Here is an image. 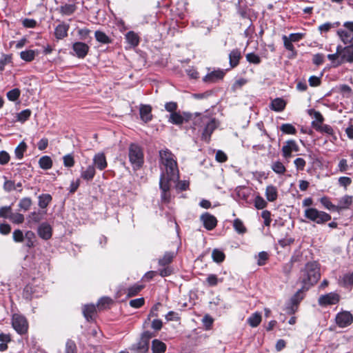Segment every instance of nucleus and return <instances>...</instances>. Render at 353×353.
Returning a JSON list of instances; mask_svg holds the SVG:
<instances>
[{
    "label": "nucleus",
    "instance_id": "obj_12",
    "mask_svg": "<svg viewBox=\"0 0 353 353\" xmlns=\"http://www.w3.org/2000/svg\"><path fill=\"white\" fill-rule=\"evenodd\" d=\"M201 220L202 221L204 227L208 230L214 229L217 224L216 217L208 212H205L201 216Z\"/></svg>",
    "mask_w": 353,
    "mask_h": 353
},
{
    "label": "nucleus",
    "instance_id": "obj_27",
    "mask_svg": "<svg viewBox=\"0 0 353 353\" xmlns=\"http://www.w3.org/2000/svg\"><path fill=\"white\" fill-rule=\"evenodd\" d=\"M125 39L128 43L132 47L138 46L139 43V38L134 32L130 31L125 34Z\"/></svg>",
    "mask_w": 353,
    "mask_h": 353
},
{
    "label": "nucleus",
    "instance_id": "obj_53",
    "mask_svg": "<svg viewBox=\"0 0 353 353\" xmlns=\"http://www.w3.org/2000/svg\"><path fill=\"white\" fill-rule=\"evenodd\" d=\"M24 236L25 234L21 230H15L12 233L13 240L17 243L22 242L24 240Z\"/></svg>",
    "mask_w": 353,
    "mask_h": 353
},
{
    "label": "nucleus",
    "instance_id": "obj_48",
    "mask_svg": "<svg viewBox=\"0 0 353 353\" xmlns=\"http://www.w3.org/2000/svg\"><path fill=\"white\" fill-rule=\"evenodd\" d=\"M212 256L214 261H215L216 263H220L224 260L225 254H223V252H221L219 250L214 249L212 251Z\"/></svg>",
    "mask_w": 353,
    "mask_h": 353
},
{
    "label": "nucleus",
    "instance_id": "obj_15",
    "mask_svg": "<svg viewBox=\"0 0 353 353\" xmlns=\"http://www.w3.org/2000/svg\"><path fill=\"white\" fill-rule=\"evenodd\" d=\"M224 75L225 72L223 70H214L205 75L203 78V81L206 83H214L223 79Z\"/></svg>",
    "mask_w": 353,
    "mask_h": 353
},
{
    "label": "nucleus",
    "instance_id": "obj_19",
    "mask_svg": "<svg viewBox=\"0 0 353 353\" xmlns=\"http://www.w3.org/2000/svg\"><path fill=\"white\" fill-rule=\"evenodd\" d=\"M69 26L65 23L59 24L54 30V35L57 39H62L67 37Z\"/></svg>",
    "mask_w": 353,
    "mask_h": 353
},
{
    "label": "nucleus",
    "instance_id": "obj_25",
    "mask_svg": "<svg viewBox=\"0 0 353 353\" xmlns=\"http://www.w3.org/2000/svg\"><path fill=\"white\" fill-rule=\"evenodd\" d=\"M262 316L261 313L256 312L251 314L248 319V323L252 327H257L261 322Z\"/></svg>",
    "mask_w": 353,
    "mask_h": 353
},
{
    "label": "nucleus",
    "instance_id": "obj_56",
    "mask_svg": "<svg viewBox=\"0 0 353 353\" xmlns=\"http://www.w3.org/2000/svg\"><path fill=\"white\" fill-rule=\"evenodd\" d=\"M30 114L31 111L30 110H24L18 114L17 119L19 121L24 122L30 117Z\"/></svg>",
    "mask_w": 353,
    "mask_h": 353
},
{
    "label": "nucleus",
    "instance_id": "obj_32",
    "mask_svg": "<svg viewBox=\"0 0 353 353\" xmlns=\"http://www.w3.org/2000/svg\"><path fill=\"white\" fill-rule=\"evenodd\" d=\"M39 165L43 170H49L52 166V161L48 156H43L39 160Z\"/></svg>",
    "mask_w": 353,
    "mask_h": 353
},
{
    "label": "nucleus",
    "instance_id": "obj_44",
    "mask_svg": "<svg viewBox=\"0 0 353 353\" xmlns=\"http://www.w3.org/2000/svg\"><path fill=\"white\" fill-rule=\"evenodd\" d=\"M233 226L234 230L239 234H243L246 231V228L243 225V223L239 219L234 221Z\"/></svg>",
    "mask_w": 353,
    "mask_h": 353
},
{
    "label": "nucleus",
    "instance_id": "obj_30",
    "mask_svg": "<svg viewBox=\"0 0 353 353\" xmlns=\"http://www.w3.org/2000/svg\"><path fill=\"white\" fill-rule=\"evenodd\" d=\"M352 203V196L349 195H345L341 197L339 201L338 210L339 209H346L348 208L349 206Z\"/></svg>",
    "mask_w": 353,
    "mask_h": 353
},
{
    "label": "nucleus",
    "instance_id": "obj_64",
    "mask_svg": "<svg viewBox=\"0 0 353 353\" xmlns=\"http://www.w3.org/2000/svg\"><path fill=\"white\" fill-rule=\"evenodd\" d=\"M283 44L285 48L290 51L294 52V47L292 44V42L288 39V37L286 35H283Z\"/></svg>",
    "mask_w": 353,
    "mask_h": 353
},
{
    "label": "nucleus",
    "instance_id": "obj_29",
    "mask_svg": "<svg viewBox=\"0 0 353 353\" xmlns=\"http://www.w3.org/2000/svg\"><path fill=\"white\" fill-rule=\"evenodd\" d=\"M337 34L339 35L341 40L345 44L350 43L353 40V36L350 33H349L347 30H339L337 31Z\"/></svg>",
    "mask_w": 353,
    "mask_h": 353
},
{
    "label": "nucleus",
    "instance_id": "obj_7",
    "mask_svg": "<svg viewBox=\"0 0 353 353\" xmlns=\"http://www.w3.org/2000/svg\"><path fill=\"white\" fill-rule=\"evenodd\" d=\"M340 301V296L334 292H330L321 295L318 300L319 304L321 306L335 305Z\"/></svg>",
    "mask_w": 353,
    "mask_h": 353
},
{
    "label": "nucleus",
    "instance_id": "obj_60",
    "mask_svg": "<svg viewBox=\"0 0 353 353\" xmlns=\"http://www.w3.org/2000/svg\"><path fill=\"white\" fill-rule=\"evenodd\" d=\"M10 159V154L4 150L0 152V164L6 165L7 164Z\"/></svg>",
    "mask_w": 353,
    "mask_h": 353
},
{
    "label": "nucleus",
    "instance_id": "obj_36",
    "mask_svg": "<svg viewBox=\"0 0 353 353\" xmlns=\"http://www.w3.org/2000/svg\"><path fill=\"white\" fill-rule=\"evenodd\" d=\"M52 201V196L49 194H41L39 196V206L46 208Z\"/></svg>",
    "mask_w": 353,
    "mask_h": 353
},
{
    "label": "nucleus",
    "instance_id": "obj_10",
    "mask_svg": "<svg viewBox=\"0 0 353 353\" xmlns=\"http://www.w3.org/2000/svg\"><path fill=\"white\" fill-rule=\"evenodd\" d=\"M172 182H173V180L166 179L165 177L164 178V176L160 177L159 185L162 191L161 199L165 203L168 202L170 200L168 192L170 191Z\"/></svg>",
    "mask_w": 353,
    "mask_h": 353
},
{
    "label": "nucleus",
    "instance_id": "obj_5",
    "mask_svg": "<svg viewBox=\"0 0 353 353\" xmlns=\"http://www.w3.org/2000/svg\"><path fill=\"white\" fill-rule=\"evenodd\" d=\"M192 115L190 113L183 112L181 114L179 112L170 114L168 121L172 124L180 125L184 122H187L192 119Z\"/></svg>",
    "mask_w": 353,
    "mask_h": 353
},
{
    "label": "nucleus",
    "instance_id": "obj_23",
    "mask_svg": "<svg viewBox=\"0 0 353 353\" xmlns=\"http://www.w3.org/2000/svg\"><path fill=\"white\" fill-rule=\"evenodd\" d=\"M241 57V52L237 50H233L229 54L230 65L232 68L237 66Z\"/></svg>",
    "mask_w": 353,
    "mask_h": 353
},
{
    "label": "nucleus",
    "instance_id": "obj_39",
    "mask_svg": "<svg viewBox=\"0 0 353 353\" xmlns=\"http://www.w3.org/2000/svg\"><path fill=\"white\" fill-rule=\"evenodd\" d=\"M133 350H135L137 352L145 353L149 350V343L141 339L136 346L133 347Z\"/></svg>",
    "mask_w": 353,
    "mask_h": 353
},
{
    "label": "nucleus",
    "instance_id": "obj_62",
    "mask_svg": "<svg viewBox=\"0 0 353 353\" xmlns=\"http://www.w3.org/2000/svg\"><path fill=\"white\" fill-rule=\"evenodd\" d=\"M130 305L134 308H139L144 304V299L139 298L132 299L129 303Z\"/></svg>",
    "mask_w": 353,
    "mask_h": 353
},
{
    "label": "nucleus",
    "instance_id": "obj_54",
    "mask_svg": "<svg viewBox=\"0 0 353 353\" xmlns=\"http://www.w3.org/2000/svg\"><path fill=\"white\" fill-rule=\"evenodd\" d=\"M65 353H77V346L74 341L68 340L66 342Z\"/></svg>",
    "mask_w": 353,
    "mask_h": 353
},
{
    "label": "nucleus",
    "instance_id": "obj_1",
    "mask_svg": "<svg viewBox=\"0 0 353 353\" xmlns=\"http://www.w3.org/2000/svg\"><path fill=\"white\" fill-rule=\"evenodd\" d=\"M160 163L162 165L161 176L173 180L174 183L179 181V172L174 154L168 149L159 151Z\"/></svg>",
    "mask_w": 353,
    "mask_h": 353
},
{
    "label": "nucleus",
    "instance_id": "obj_38",
    "mask_svg": "<svg viewBox=\"0 0 353 353\" xmlns=\"http://www.w3.org/2000/svg\"><path fill=\"white\" fill-rule=\"evenodd\" d=\"M27 149V145L24 141H21L14 150V154L17 159H21L23 157V153Z\"/></svg>",
    "mask_w": 353,
    "mask_h": 353
},
{
    "label": "nucleus",
    "instance_id": "obj_17",
    "mask_svg": "<svg viewBox=\"0 0 353 353\" xmlns=\"http://www.w3.org/2000/svg\"><path fill=\"white\" fill-rule=\"evenodd\" d=\"M93 163L100 170H103L107 167V161L103 153L96 154L93 158Z\"/></svg>",
    "mask_w": 353,
    "mask_h": 353
},
{
    "label": "nucleus",
    "instance_id": "obj_8",
    "mask_svg": "<svg viewBox=\"0 0 353 353\" xmlns=\"http://www.w3.org/2000/svg\"><path fill=\"white\" fill-rule=\"evenodd\" d=\"M203 121L205 123V126L203 129L202 137L205 140L208 141L212 133L216 128L217 123L216 119L212 117L204 119Z\"/></svg>",
    "mask_w": 353,
    "mask_h": 353
},
{
    "label": "nucleus",
    "instance_id": "obj_22",
    "mask_svg": "<svg viewBox=\"0 0 353 353\" xmlns=\"http://www.w3.org/2000/svg\"><path fill=\"white\" fill-rule=\"evenodd\" d=\"M95 175V168L94 165H88L85 170H82L81 177L85 181H91Z\"/></svg>",
    "mask_w": 353,
    "mask_h": 353
},
{
    "label": "nucleus",
    "instance_id": "obj_58",
    "mask_svg": "<svg viewBox=\"0 0 353 353\" xmlns=\"http://www.w3.org/2000/svg\"><path fill=\"white\" fill-rule=\"evenodd\" d=\"M10 213H12L10 206H3L0 208V217L9 219Z\"/></svg>",
    "mask_w": 353,
    "mask_h": 353
},
{
    "label": "nucleus",
    "instance_id": "obj_31",
    "mask_svg": "<svg viewBox=\"0 0 353 353\" xmlns=\"http://www.w3.org/2000/svg\"><path fill=\"white\" fill-rule=\"evenodd\" d=\"M272 109L276 112L282 111L285 107V102L283 99L276 98L272 101Z\"/></svg>",
    "mask_w": 353,
    "mask_h": 353
},
{
    "label": "nucleus",
    "instance_id": "obj_34",
    "mask_svg": "<svg viewBox=\"0 0 353 353\" xmlns=\"http://www.w3.org/2000/svg\"><path fill=\"white\" fill-rule=\"evenodd\" d=\"M209 115L205 114L202 115L200 113H195V116L193 119V123L195 126L203 127L205 128V123H204V119L210 118Z\"/></svg>",
    "mask_w": 353,
    "mask_h": 353
},
{
    "label": "nucleus",
    "instance_id": "obj_35",
    "mask_svg": "<svg viewBox=\"0 0 353 353\" xmlns=\"http://www.w3.org/2000/svg\"><path fill=\"white\" fill-rule=\"evenodd\" d=\"M271 168L277 174H283L286 172L285 165L279 161L273 162Z\"/></svg>",
    "mask_w": 353,
    "mask_h": 353
},
{
    "label": "nucleus",
    "instance_id": "obj_50",
    "mask_svg": "<svg viewBox=\"0 0 353 353\" xmlns=\"http://www.w3.org/2000/svg\"><path fill=\"white\" fill-rule=\"evenodd\" d=\"M281 130L285 134H294L296 132V128L290 123L283 124L281 127Z\"/></svg>",
    "mask_w": 353,
    "mask_h": 353
},
{
    "label": "nucleus",
    "instance_id": "obj_6",
    "mask_svg": "<svg viewBox=\"0 0 353 353\" xmlns=\"http://www.w3.org/2000/svg\"><path fill=\"white\" fill-rule=\"evenodd\" d=\"M12 326L19 334H23L28 330V323L26 318L17 314L12 316Z\"/></svg>",
    "mask_w": 353,
    "mask_h": 353
},
{
    "label": "nucleus",
    "instance_id": "obj_49",
    "mask_svg": "<svg viewBox=\"0 0 353 353\" xmlns=\"http://www.w3.org/2000/svg\"><path fill=\"white\" fill-rule=\"evenodd\" d=\"M321 203L327 210H338V207L333 205L329 199L325 196L321 199Z\"/></svg>",
    "mask_w": 353,
    "mask_h": 353
},
{
    "label": "nucleus",
    "instance_id": "obj_55",
    "mask_svg": "<svg viewBox=\"0 0 353 353\" xmlns=\"http://www.w3.org/2000/svg\"><path fill=\"white\" fill-rule=\"evenodd\" d=\"M246 59L248 62L259 64L261 62L260 57L254 53H248L246 55Z\"/></svg>",
    "mask_w": 353,
    "mask_h": 353
},
{
    "label": "nucleus",
    "instance_id": "obj_45",
    "mask_svg": "<svg viewBox=\"0 0 353 353\" xmlns=\"http://www.w3.org/2000/svg\"><path fill=\"white\" fill-rule=\"evenodd\" d=\"M143 286L142 285L135 284L128 289V296L131 297L136 296L142 289Z\"/></svg>",
    "mask_w": 353,
    "mask_h": 353
},
{
    "label": "nucleus",
    "instance_id": "obj_14",
    "mask_svg": "<svg viewBox=\"0 0 353 353\" xmlns=\"http://www.w3.org/2000/svg\"><path fill=\"white\" fill-rule=\"evenodd\" d=\"M38 234L44 240L50 239L52 236L51 226L47 223H41L38 228Z\"/></svg>",
    "mask_w": 353,
    "mask_h": 353
},
{
    "label": "nucleus",
    "instance_id": "obj_33",
    "mask_svg": "<svg viewBox=\"0 0 353 353\" xmlns=\"http://www.w3.org/2000/svg\"><path fill=\"white\" fill-rule=\"evenodd\" d=\"M35 234L32 231H27L25 233L24 236V240L26 241V246L31 248L34 246V242H35Z\"/></svg>",
    "mask_w": 353,
    "mask_h": 353
},
{
    "label": "nucleus",
    "instance_id": "obj_37",
    "mask_svg": "<svg viewBox=\"0 0 353 353\" xmlns=\"http://www.w3.org/2000/svg\"><path fill=\"white\" fill-rule=\"evenodd\" d=\"M95 38L97 41L107 44L111 42V39L103 32L99 30H97L94 33Z\"/></svg>",
    "mask_w": 353,
    "mask_h": 353
},
{
    "label": "nucleus",
    "instance_id": "obj_9",
    "mask_svg": "<svg viewBox=\"0 0 353 353\" xmlns=\"http://www.w3.org/2000/svg\"><path fill=\"white\" fill-rule=\"evenodd\" d=\"M335 321L340 327H345L352 323L353 316L350 312L344 311L337 314Z\"/></svg>",
    "mask_w": 353,
    "mask_h": 353
},
{
    "label": "nucleus",
    "instance_id": "obj_61",
    "mask_svg": "<svg viewBox=\"0 0 353 353\" xmlns=\"http://www.w3.org/2000/svg\"><path fill=\"white\" fill-rule=\"evenodd\" d=\"M178 105L176 102H168L165 104V109L170 112L171 114H173L174 112H176Z\"/></svg>",
    "mask_w": 353,
    "mask_h": 353
},
{
    "label": "nucleus",
    "instance_id": "obj_63",
    "mask_svg": "<svg viewBox=\"0 0 353 353\" xmlns=\"http://www.w3.org/2000/svg\"><path fill=\"white\" fill-rule=\"evenodd\" d=\"M261 216L264 219V224L266 226H269L272 221L270 212L268 210H263L261 212Z\"/></svg>",
    "mask_w": 353,
    "mask_h": 353
},
{
    "label": "nucleus",
    "instance_id": "obj_18",
    "mask_svg": "<svg viewBox=\"0 0 353 353\" xmlns=\"http://www.w3.org/2000/svg\"><path fill=\"white\" fill-rule=\"evenodd\" d=\"M265 194L268 201L274 202L278 197L277 188L272 185H268L265 189Z\"/></svg>",
    "mask_w": 353,
    "mask_h": 353
},
{
    "label": "nucleus",
    "instance_id": "obj_2",
    "mask_svg": "<svg viewBox=\"0 0 353 353\" xmlns=\"http://www.w3.org/2000/svg\"><path fill=\"white\" fill-rule=\"evenodd\" d=\"M320 276L319 264L314 261L309 262L301 270L299 281L303 284V288L308 290L311 286L317 283Z\"/></svg>",
    "mask_w": 353,
    "mask_h": 353
},
{
    "label": "nucleus",
    "instance_id": "obj_24",
    "mask_svg": "<svg viewBox=\"0 0 353 353\" xmlns=\"http://www.w3.org/2000/svg\"><path fill=\"white\" fill-rule=\"evenodd\" d=\"M152 353H164L166 350V345L158 339H154L152 342Z\"/></svg>",
    "mask_w": 353,
    "mask_h": 353
},
{
    "label": "nucleus",
    "instance_id": "obj_16",
    "mask_svg": "<svg viewBox=\"0 0 353 353\" xmlns=\"http://www.w3.org/2000/svg\"><path fill=\"white\" fill-rule=\"evenodd\" d=\"M141 119L147 123L152 120V108L149 105H142L139 109Z\"/></svg>",
    "mask_w": 353,
    "mask_h": 353
},
{
    "label": "nucleus",
    "instance_id": "obj_42",
    "mask_svg": "<svg viewBox=\"0 0 353 353\" xmlns=\"http://www.w3.org/2000/svg\"><path fill=\"white\" fill-rule=\"evenodd\" d=\"M75 6L73 4H65L60 8L61 13L65 15H70L75 11Z\"/></svg>",
    "mask_w": 353,
    "mask_h": 353
},
{
    "label": "nucleus",
    "instance_id": "obj_4",
    "mask_svg": "<svg viewBox=\"0 0 353 353\" xmlns=\"http://www.w3.org/2000/svg\"><path fill=\"white\" fill-rule=\"evenodd\" d=\"M128 156L134 169L139 168L143 163V154L138 145L131 144L130 145Z\"/></svg>",
    "mask_w": 353,
    "mask_h": 353
},
{
    "label": "nucleus",
    "instance_id": "obj_11",
    "mask_svg": "<svg viewBox=\"0 0 353 353\" xmlns=\"http://www.w3.org/2000/svg\"><path fill=\"white\" fill-rule=\"evenodd\" d=\"M299 150V148L295 141L288 140L282 147L283 157L289 159L291 157L292 152H298Z\"/></svg>",
    "mask_w": 353,
    "mask_h": 353
},
{
    "label": "nucleus",
    "instance_id": "obj_57",
    "mask_svg": "<svg viewBox=\"0 0 353 353\" xmlns=\"http://www.w3.org/2000/svg\"><path fill=\"white\" fill-rule=\"evenodd\" d=\"M112 301V299L109 297H103L98 301L97 306L100 309H104L107 305H109Z\"/></svg>",
    "mask_w": 353,
    "mask_h": 353
},
{
    "label": "nucleus",
    "instance_id": "obj_13",
    "mask_svg": "<svg viewBox=\"0 0 353 353\" xmlns=\"http://www.w3.org/2000/svg\"><path fill=\"white\" fill-rule=\"evenodd\" d=\"M73 50L77 57L83 59L84 58L89 50V46L83 42H76L72 46Z\"/></svg>",
    "mask_w": 353,
    "mask_h": 353
},
{
    "label": "nucleus",
    "instance_id": "obj_51",
    "mask_svg": "<svg viewBox=\"0 0 353 353\" xmlns=\"http://www.w3.org/2000/svg\"><path fill=\"white\" fill-rule=\"evenodd\" d=\"M20 95V90L17 88L12 89L8 92L7 97L11 101H16Z\"/></svg>",
    "mask_w": 353,
    "mask_h": 353
},
{
    "label": "nucleus",
    "instance_id": "obj_41",
    "mask_svg": "<svg viewBox=\"0 0 353 353\" xmlns=\"http://www.w3.org/2000/svg\"><path fill=\"white\" fill-rule=\"evenodd\" d=\"M268 203L265 201V199L257 195L254 199V207L258 210H262L266 208Z\"/></svg>",
    "mask_w": 353,
    "mask_h": 353
},
{
    "label": "nucleus",
    "instance_id": "obj_3",
    "mask_svg": "<svg viewBox=\"0 0 353 353\" xmlns=\"http://www.w3.org/2000/svg\"><path fill=\"white\" fill-rule=\"evenodd\" d=\"M304 216L309 220L317 224H323L331 219V216L323 211L314 208H308L304 211Z\"/></svg>",
    "mask_w": 353,
    "mask_h": 353
},
{
    "label": "nucleus",
    "instance_id": "obj_43",
    "mask_svg": "<svg viewBox=\"0 0 353 353\" xmlns=\"http://www.w3.org/2000/svg\"><path fill=\"white\" fill-rule=\"evenodd\" d=\"M9 219L14 223L20 224L24 221V216L20 213H10Z\"/></svg>",
    "mask_w": 353,
    "mask_h": 353
},
{
    "label": "nucleus",
    "instance_id": "obj_47",
    "mask_svg": "<svg viewBox=\"0 0 353 353\" xmlns=\"http://www.w3.org/2000/svg\"><path fill=\"white\" fill-rule=\"evenodd\" d=\"M32 205V200L28 197H25L21 199L19 203V207L27 211L30 209V206Z\"/></svg>",
    "mask_w": 353,
    "mask_h": 353
},
{
    "label": "nucleus",
    "instance_id": "obj_20",
    "mask_svg": "<svg viewBox=\"0 0 353 353\" xmlns=\"http://www.w3.org/2000/svg\"><path fill=\"white\" fill-rule=\"evenodd\" d=\"M341 59L347 62H353V48L352 46H347L341 49Z\"/></svg>",
    "mask_w": 353,
    "mask_h": 353
},
{
    "label": "nucleus",
    "instance_id": "obj_21",
    "mask_svg": "<svg viewBox=\"0 0 353 353\" xmlns=\"http://www.w3.org/2000/svg\"><path fill=\"white\" fill-rule=\"evenodd\" d=\"M308 113L310 116L315 119V120L312 123V126L315 129L318 128L319 126H321L323 121V117L322 114L319 112L315 111L314 110H309Z\"/></svg>",
    "mask_w": 353,
    "mask_h": 353
},
{
    "label": "nucleus",
    "instance_id": "obj_52",
    "mask_svg": "<svg viewBox=\"0 0 353 353\" xmlns=\"http://www.w3.org/2000/svg\"><path fill=\"white\" fill-rule=\"evenodd\" d=\"M221 281L222 279H219L215 274H210L206 279V283L209 286H215Z\"/></svg>",
    "mask_w": 353,
    "mask_h": 353
},
{
    "label": "nucleus",
    "instance_id": "obj_59",
    "mask_svg": "<svg viewBox=\"0 0 353 353\" xmlns=\"http://www.w3.org/2000/svg\"><path fill=\"white\" fill-rule=\"evenodd\" d=\"M63 164L65 167L71 168L74 164V160L71 154H66L63 157Z\"/></svg>",
    "mask_w": 353,
    "mask_h": 353
},
{
    "label": "nucleus",
    "instance_id": "obj_40",
    "mask_svg": "<svg viewBox=\"0 0 353 353\" xmlns=\"http://www.w3.org/2000/svg\"><path fill=\"white\" fill-rule=\"evenodd\" d=\"M306 290L303 288L299 290L292 297L291 303L293 306H297L298 304L301 302V301L303 299V296L302 294L303 291Z\"/></svg>",
    "mask_w": 353,
    "mask_h": 353
},
{
    "label": "nucleus",
    "instance_id": "obj_26",
    "mask_svg": "<svg viewBox=\"0 0 353 353\" xmlns=\"http://www.w3.org/2000/svg\"><path fill=\"white\" fill-rule=\"evenodd\" d=\"M96 311L95 306L94 305H85L83 307V313L85 318L88 321H91L93 319V316H94Z\"/></svg>",
    "mask_w": 353,
    "mask_h": 353
},
{
    "label": "nucleus",
    "instance_id": "obj_46",
    "mask_svg": "<svg viewBox=\"0 0 353 353\" xmlns=\"http://www.w3.org/2000/svg\"><path fill=\"white\" fill-rule=\"evenodd\" d=\"M174 257L173 252H166L162 259H160L159 261V263L160 265H166L171 263L172 259Z\"/></svg>",
    "mask_w": 353,
    "mask_h": 353
},
{
    "label": "nucleus",
    "instance_id": "obj_28",
    "mask_svg": "<svg viewBox=\"0 0 353 353\" xmlns=\"http://www.w3.org/2000/svg\"><path fill=\"white\" fill-rule=\"evenodd\" d=\"M37 52L33 50H27L20 52V57L22 60L30 62L34 59Z\"/></svg>",
    "mask_w": 353,
    "mask_h": 353
}]
</instances>
